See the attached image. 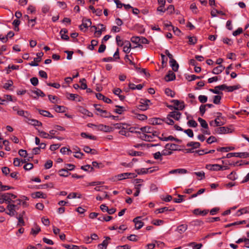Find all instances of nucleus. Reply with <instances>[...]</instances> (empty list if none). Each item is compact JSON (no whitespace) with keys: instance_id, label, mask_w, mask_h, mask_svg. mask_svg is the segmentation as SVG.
<instances>
[{"instance_id":"49","label":"nucleus","mask_w":249,"mask_h":249,"mask_svg":"<svg viewBox=\"0 0 249 249\" xmlns=\"http://www.w3.org/2000/svg\"><path fill=\"white\" fill-rule=\"evenodd\" d=\"M202 78H203L202 76H196V75L192 74V75H189L188 76V77L187 78V79H188V81H194L196 79H200Z\"/></svg>"},{"instance_id":"42","label":"nucleus","mask_w":249,"mask_h":249,"mask_svg":"<svg viewBox=\"0 0 249 249\" xmlns=\"http://www.w3.org/2000/svg\"><path fill=\"white\" fill-rule=\"evenodd\" d=\"M38 132L39 133V135L40 137L45 139H49L50 135L48 133H46L45 131H41L39 130H38Z\"/></svg>"},{"instance_id":"21","label":"nucleus","mask_w":249,"mask_h":249,"mask_svg":"<svg viewBox=\"0 0 249 249\" xmlns=\"http://www.w3.org/2000/svg\"><path fill=\"white\" fill-rule=\"evenodd\" d=\"M37 110L38 111L39 113L45 117H48L50 118H53V116L52 115L51 113L47 110H42L40 109H37Z\"/></svg>"},{"instance_id":"12","label":"nucleus","mask_w":249,"mask_h":249,"mask_svg":"<svg viewBox=\"0 0 249 249\" xmlns=\"http://www.w3.org/2000/svg\"><path fill=\"white\" fill-rule=\"evenodd\" d=\"M160 134V132L159 131H155L153 132H151V134H147V141L148 142H154L155 141L154 138L156 137H158Z\"/></svg>"},{"instance_id":"23","label":"nucleus","mask_w":249,"mask_h":249,"mask_svg":"<svg viewBox=\"0 0 249 249\" xmlns=\"http://www.w3.org/2000/svg\"><path fill=\"white\" fill-rule=\"evenodd\" d=\"M209 212V210H204L203 211L200 210L199 209H196L194 210L193 213L196 215H205Z\"/></svg>"},{"instance_id":"55","label":"nucleus","mask_w":249,"mask_h":249,"mask_svg":"<svg viewBox=\"0 0 249 249\" xmlns=\"http://www.w3.org/2000/svg\"><path fill=\"white\" fill-rule=\"evenodd\" d=\"M198 98L199 102L203 104L206 103L208 100V97L205 95H199Z\"/></svg>"},{"instance_id":"52","label":"nucleus","mask_w":249,"mask_h":249,"mask_svg":"<svg viewBox=\"0 0 249 249\" xmlns=\"http://www.w3.org/2000/svg\"><path fill=\"white\" fill-rule=\"evenodd\" d=\"M164 122H165L167 124L169 125H173L174 124V121L171 119V118L168 115L167 116V117L166 118H164Z\"/></svg>"},{"instance_id":"1","label":"nucleus","mask_w":249,"mask_h":249,"mask_svg":"<svg viewBox=\"0 0 249 249\" xmlns=\"http://www.w3.org/2000/svg\"><path fill=\"white\" fill-rule=\"evenodd\" d=\"M130 40L132 43H135L136 44L138 45V46H136V47H138L142 48V44H145L149 43L148 40L145 37L142 36H132Z\"/></svg>"},{"instance_id":"5","label":"nucleus","mask_w":249,"mask_h":249,"mask_svg":"<svg viewBox=\"0 0 249 249\" xmlns=\"http://www.w3.org/2000/svg\"><path fill=\"white\" fill-rule=\"evenodd\" d=\"M94 107L95 109L100 113V115L105 118H108V116H110V113L107 112L106 110H104L101 108V106L100 105L94 104Z\"/></svg>"},{"instance_id":"50","label":"nucleus","mask_w":249,"mask_h":249,"mask_svg":"<svg viewBox=\"0 0 249 249\" xmlns=\"http://www.w3.org/2000/svg\"><path fill=\"white\" fill-rule=\"evenodd\" d=\"M237 156L240 158H247L249 157V153L247 152L238 153Z\"/></svg>"},{"instance_id":"60","label":"nucleus","mask_w":249,"mask_h":249,"mask_svg":"<svg viewBox=\"0 0 249 249\" xmlns=\"http://www.w3.org/2000/svg\"><path fill=\"white\" fill-rule=\"evenodd\" d=\"M33 92L36 94L38 97H44L45 96V94L44 93V92L38 89H37L36 90L33 91Z\"/></svg>"},{"instance_id":"10","label":"nucleus","mask_w":249,"mask_h":249,"mask_svg":"<svg viewBox=\"0 0 249 249\" xmlns=\"http://www.w3.org/2000/svg\"><path fill=\"white\" fill-rule=\"evenodd\" d=\"M91 25V21L89 19H83L82 24L79 26V28L81 30H83V28L87 29Z\"/></svg>"},{"instance_id":"17","label":"nucleus","mask_w":249,"mask_h":249,"mask_svg":"<svg viewBox=\"0 0 249 249\" xmlns=\"http://www.w3.org/2000/svg\"><path fill=\"white\" fill-rule=\"evenodd\" d=\"M140 130L142 132L148 134H151V132L156 131V130H154L153 127L149 126L142 127L140 128Z\"/></svg>"},{"instance_id":"43","label":"nucleus","mask_w":249,"mask_h":249,"mask_svg":"<svg viewBox=\"0 0 249 249\" xmlns=\"http://www.w3.org/2000/svg\"><path fill=\"white\" fill-rule=\"evenodd\" d=\"M165 93L167 96L171 97H174L175 95V92L169 88H166L165 89Z\"/></svg>"},{"instance_id":"6","label":"nucleus","mask_w":249,"mask_h":249,"mask_svg":"<svg viewBox=\"0 0 249 249\" xmlns=\"http://www.w3.org/2000/svg\"><path fill=\"white\" fill-rule=\"evenodd\" d=\"M231 129L227 127L222 126L220 127H217L214 129V131L213 132L214 134H226L228 133L231 132L230 130Z\"/></svg>"},{"instance_id":"59","label":"nucleus","mask_w":249,"mask_h":249,"mask_svg":"<svg viewBox=\"0 0 249 249\" xmlns=\"http://www.w3.org/2000/svg\"><path fill=\"white\" fill-rule=\"evenodd\" d=\"M162 156L161 152H160L159 151L154 153L153 154V157L156 160H162Z\"/></svg>"},{"instance_id":"61","label":"nucleus","mask_w":249,"mask_h":249,"mask_svg":"<svg viewBox=\"0 0 249 249\" xmlns=\"http://www.w3.org/2000/svg\"><path fill=\"white\" fill-rule=\"evenodd\" d=\"M139 175L145 174L147 173V168H142L136 170Z\"/></svg>"},{"instance_id":"29","label":"nucleus","mask_w":249,"mask_h":249,"mask_svg":"<svg viewBox=\"0 0 249 249\" xmlns=\"http://www.w3.org/2000/svg\"><path fill=\"white\" fill-rule=\"evenodd\" d=\"M60 176L66 177H68L70 173H69V171L66 169H61L58 171Z\"/></svg>"},{"instance_id":"3","label":"nucleus","mask_w":249,"mask_h":249,"mask_svg":"<svg viewBox=\"0 0 249 249\" xmlns=\"http://www.w3.org/2000/svg\"><path fill=\"white\" fill-rule=\"evenodd\" d=\"M6 209L7 211L6 213L10 216H14L18 214L16 211V206L15 204H10L7 206Z\"/></svg>"},{"instance_id":"37","label":"nucleus","mask_w":249,"mask_h":249,"mask_svg":"<svg viewBox=\"0 0 249 249\" xmlns=\"http://www.w3.org/2000/svg\"><path fill=\"white\" fill-rule=\"evenodd\" d=\"M76 197H78L79 198H81V195L79 194H78L76 193H71L67 196V198L69 199L75 198Z\"/></svg>"},{"instance_id":"36","label":"nucleus","mask_w":249,"mask_h":249,"mask_svg":"<svg viewBox=\"0 0 249 249\" xmlns=\"http://www.w3.org/2000/svg\"><path fill=\"white\" fill-rule=\"evenodd\" d=\"M81 169L85 171H89L91 172L93 171L94 168L91 165L87 164L84 166H82L81 167Z\"/></svg>"},{"instance_id":"46","label":"nucleus","mask_w":249,"mask_h":249,"mask_svg":"<svg viewBox=\"0 0 249 249\" xmlns=\"http://www.w3.org/2000/svg\"><path fill=\"white\" fill-rule=\"evenodd\" d=\"M171 102L174 104V107H179L181 106L182 104L185 105L183 101H180L178 100H172Z\"/></svg>"},{"instance_id":"38","label":"nucleus","mask_w":249,"mask_h":249,"mask_svg":"<svg viewBox=\"0 0 249 249\" xmlns=\"http://www.w3.org/2000/svg\"><path fill=\"white\" fill-rule=\"evenodd\" d=\"M54 109L57 112H64L65 111V107L64 106H61L58 105L54 106Z\"/></svg>"},{"instance_id":"40","label":"nucleus","mask_w":249,"mask_h":249,"mask_svg":"<svg viewBox=\"0 0 249 249\" xmlns=\"http://www.w3.org/2000/svg\"><path fill=\"white\" fill-rule=\"evenodd\" d=\"M98 41L96 40L93 39L91 41V44L89 45L88 47V49L90 50H93L94 49V46H96L98 44Z\"/></svg>"},{"instance_id":"24","label":"nucleus","mask_w":249,"mask_h":249,"mask_svg":"<svg viewBox=\"0 0 249 249\" xmlns=\"http://www.w3.org/2000/svg\"><path fill=\"white\" fill-rule=\"evenodd\" d=\"M178 145L174 143H167L164 148L169 149L171 151L177 150Z\"/></svg>"},{"instance_id":"48","label":"nucleus","mask_w":249,"mask_h":249,"mask_svg":"<svg viewBox=\"0 0 249 249\" xmlns=\"http://www.w3.org/2000/svg\"><path fill=\"white\" fill-rule=\"evenodd\" d=\"M240 88V85H235L233 86H228L227 89L229 92H232L234 90L239 89Z\"/></svg>"},{"instance_id":"28","label":"nucleus","mask_w":249,"mask_h":249,"mask_svg":"<svg viewBox=\"0 0 249 249\" xmlns=\"http://www.w3.org/2000/svg\"><path fill=\"white\" fill-rule=\"evenodd\" d=\"M187 146L192 147L194 149H196L200 146V143L198 142H191L187 144Z\"/></svg>"},{"instance_id":"30","label":"nucleus","mask_w":249,"mask_h":249,"mask_svg":"<svg viewBox=\"0 0 249 249\" xmlns=\"http://www.w3.org/2000/svg\"><path fill=\"white\" fill-rule=\"evenodd\" d=\"M80 135L83 138H88L93 140H96L97 139L96 136L89 135L85 132H82Z\"/></svg>"},{"instance_id":"56","label":"nucleus","mask_w":249,"mask_h":249,"mask_svg":"<svg viewBox=\"0 0 249 249\" xmlns=\"http://www.w3.org/2000/svg\"><path fill=\"white\" fill-rule=\"evenodd\" d=\"M44 53L42 52L38 53H36L37 57L34 58L35 61L36 62H40L41 60V57L43 56Z\"/></svg>"},{"instance_id":"7","label":"nucleus","mask_w":249,"mask_h":249,"mask_svg":"<svg viewBox=\"0 0 249 249\" xmlns=\"http://www.w3.org/2000/svg\"><path fill=\"white\" fill-rule=\"evenodd\" d=\"M137 176L134 173H124L118 175L119 180H122L125 178H134Z\"/></svg>"},{"instance_id":"62","label":"nucleus","mask_w":249,"mask_h":249,"mask_svg":"<svg viewBox=\"0 0 249 249\" xmlns=\"http://www.w3.org/2000/svg\"><path fill=\"white\" fill-rule=\"evenodd\" d=\"M187 124L189 126L193 127H196L197 126V123L194 120H191L189 121L187 123Z\"/></svg>"},{"instance_id":"44","label":"nucleus","mask_w":249,"mask_h":249,"mask_svg":"<svg viewBox=\"0 0 249 249\" xmlns=\"http://www.w3.org/2000/svg\"><path fill=\"white\" fill-rule=\"evenodd\" d=\"M221 96L219 95H215L213 97V102L216 105H219L220 103Z\"/></svg>"},{"instance_id":"27","label":"nucleus","mask_w":249,"mask_h":249,"mask_svg":"<svg viewBox=\"0 0 249 249\" xmlns=\"http://www.w3.org/2000/svg\"><path fill=\"white\" fill-rule=\"evenodd\" d=\"M99 128L101 131L108 132L112 130V128L106 125L101 124L99 125Z\"/></svg>"},{"instance_id":"20","label":"nucleus","mask_w":249,"mask_h":249,"mask_svg":"<svg viewBox=\"0 0 249 249\" xmlns=\"http://www.w3.org/2000/svg\"><path fill=\"white\" fill-rule=\"evenodd\" d=\"M171 67L174 71H177L178 69L179 65L174 59L170 60L169 61Z\"/></svg>"},{"instance_id":"58","label":"nucleus","mask_w":249,"mask_h":249,"mask_svg":"<svg viewBox=\"0 0 249 249\" xmlns=\"http://www.w3.org/2000/svg\"><path fill=\"white\" fill-rule=\"evenodd\" d=\"M209 90L210 91H211V92L214 93V94H216L218 95H222L223 94L222 92L220 91V90H218V88H216V87H215L214 89H210Z\"/></svg>"},{"instance_id":"57","label":"nucleus","mask_w":249,"mask_h":249,"mask_svg":"<svg viewBox=\"0 0 249 249\" xmlns=\"http://www.w3.org/2000/svg\"><path fill=\"white\" fill-rule=\"evenodd\" d=\"M116 43L118 46H123L124 42H123V40H122L120 36L118 35L116 36Z\"/></svg>"},{"instance_id":"64","label":"nucleus","mask_w":249,"mask_h":249,"mask_svg":"<svg viewBox=\"0 0 249 249\" xmlns=\"http://www.w3.org/2000/svg\"><path fill=\"white\" fill-rule=\"evenodd\" d=\"M30 82L31 84L34 86H37L38 84V80L37 77H34L30 79Z\"/></svg>"},{"instance_id":"26","label":"nucleus","mask_w":249,"mask_h":249,"mask_svg":"<svg viewBox=\"0 0 249 249\" xmlns=\"http://www.w3.org/2000/svg\"><path fill=\"white\" fill-rule=\"evenodd\" d=\"M234 149V147L232 146L229 147H218L217 148V151L222 152H228L230 151L233 150Z\"/></svg>"},{"instance_id":"54","label":"nucleus","mask_w":249,"mask_h":249,"mask_svg":"<svg viewBox=\"0 0 249 249\" xmlns=\"http://www.w3.org/2000/svg\"><path fill=\"white\" fill-rule=\"evenodd\" d=\"M67 98L69 100L74 101L75 100V99L78 97V95L76 94H72V93H67Z\"/></svg>"},{"instance_id":"25","label":"nucleus","mask_w":249,"mask_h":249,"mask_svg":"<svg viewBox=\"0 0 249 249\" xmlns=\"http://www.w3.org/2000/svg\"><path fill=\"white\" fill-rule=\"evenodd\" d=\"M187 225L186 224H182L177 227V231L181 234L184 232L187 229Z\"/></svg>"},{"instance_id":"32","label":"nucleus","mask_w":249,"mask_h":249,"mask_svg":"<svg viewBox=\"0 0 249 249\" xmlns=\"http://www.w3.org/2000/svg\"><path fill=\"white\" fill-rule=\"evenodd\" d=\"M198 121L200 124L201 126L204 129H208V125L206 121L201 118H198Z\"/></svg>"},{"instance_id":"34","label":"nucleus","mask_w":249,"mask_h":249,"mask_svg":"<svg viewBox=\"0 0 249 249\" xmlns=\"http://www.w3.org/2000/svg\"><path fill=\"white\" fill-rule=\"evenodd\" d=\"M185 106L183 104L179 107H174L173 105L167 106V107L170 109L173 110V109L175 110H182L185 108Z\"/></svg>"},{"instance_id":"33","label":"nucleus","mask_w":249,"mask_h":249,"mask_svg":"<svg viewBox=\"0 0 249 249\" xmlns=\"http://www.w3.org/2000/svg\"><path fill=\"white\" fill-rule=\"evenodd\" d=\"M116 109L114 110V112L119 114H122L125 109L124 107L120 106H116Z\"/></svg>"},{"instance_id":"39","label":"nucleus","mask_w":249,"mask_h":249,"mask_svg":"<svg viewBox=\"0 0 249 249\" xmlns=\"http://www.w3.org/2000/svg\"><path fill=\"white\" fill-rule=\"evenodd\" d=\"M80 111L82 113H83L84 115H86L89 117H93V114L91 112L89 111L88 110L85 108H82L80 110Z\"/></svg>"},{"instance_id":"4","label":"nucleus","mask_w":249,"mask_h":249,"mask_svg":"<svg viewBox=\"0 0 249 249\" xmlns=\"http://www.w3.org/2000/svg\"><path fill=\"white\" fill-rule=\"evenodd\" d=\"M150 101L148 99H142L140 101L141 104L138 106V108L142 111H145L148 108V103Z\"/></svg>"},{"instance_id":"63","label":"nucleus","mask_w":249,"mask_h":249,"mask_svg":"<svg viewBox=\"0 0 249 249\" xmlns=\"http://www.w3.org/2000/svg\"><path fill=\"white\" fill-rule=\"evenodd\" d=\"M18 154L20 155V156L24 158H27V157H28L27 151L25 150L20 149L18 151Z\"/></svg>"},{"instance_id":"13","label":"nucleus","mask_w":249,"mask_h":249,"mask_svg":"<svg viewBox=\"0 0 249 249\" xmlns=\"http://www.w3.org/2000/svg\"><path fill=\"white\" fill-rule=\"evenodd\" d=\"M164 120L159 118H153L149 119V123L152 125L161 124Z\"/></svg>"},{"instance_id":"45","label":"nucleus","mask_w":249,"mask_h":249,"mask_svg":"<svg viewBox=\"0 0 249 249\" xmlns=\"http://www.w3.org/2000/svg\"><path fill=\"white\" fill-rule=\"evenodd\" d=\"M189 39L188 43L190 45H195L197 41V39L194 36H188Z\"/></svg>"},{"instance_id":"8","label":"nucleus","mask_w":249,"mask_h":249,"mask_svg":"<svg viewBox=\"0 0 249 249\" xmlns=\"http://www.w3.org/2000/svg\"><path fill=\"white\" fill-rule=\"evenodd\" d=\"M1 196L3 197L4 202L8 204V205L12 204L11 203H15V201L12 200V198L10 197V193H4L0 194Z\"/></svg>"},{"instance_id":"18","label":"nucleus","mask_w":249,"mask_h":249,"mask_svg":"<svg viewBox=\"0 0 249 249\" xmlns=\"http://www.w3.org/2000/svg\"><path fill=\"white\" fill-rule=\"evenodd\" d=\"M17 114L19 116L24 117L27 119L30 118L31 117V115L29 112L21 109L18 110Z\"/></svg>"},{"instance_id":"19","label":"nucleus","mask_w":249,"mask_h":249,"mask_svg":"<svg viewBox=\"0 0 249 249\" xmlns=\"http://www.w3.org/2000/svg\"><path fill=\"white\" fill-rule=\"evenodd\" d=\"M68 32L67 29L65 28L62 29L60 32L61 37L62 39L65 40H68L69 39V36L66 35Z\"/></svg>"},{"instance_id":"16","label":"nucleus","mask_w":249,"mask_h":249,"mask_svg":"<svg viewBox=\"0 0 249 249\" xmlns=\"http://www.w3.org/2000/svg\"><path fill=\"white\" fill-rule=\"evenodd\" d=\"M187 173V170L185 169H176L170 171L169 172V174H184Z\"/></svg>"},{"instance_id":"15","label":"nucleus","mask_w":249,"mask_h":249,"mask_svg":"<svg viewBox=\"0 0 249 249\" xmlns=\"http://www.w3.org/2000/svg\"><path fill=\"white\" fill-rule=\"evenodd\" d=\"M225 69V67L223 65H219L213 69L212 73L214 74H219L221 73Z\"/></svg>"},{"instance_id":"51","label":"nucleus","mask_w":249,"mask_h":249,"mask_svg":"<svg viewBox=\"0 0 249 249\" xmlns=\"http://www.w3.org/2000/svg\"><path fill=\"white\" fill-rule=\"evenodd\" d=\"M40 231V227L38 225H36L35 229H32L31 233L33 235H36Z\"/></svg>"},{"instance_id":"14","label":"nucleus","mask_w":249,"mask_h":249,"mask_svg":"<svg viewBox=\"0 0 249 249\" xmlns=\"http://www.w3.org/2000/svg\"><path fill=\"white\" fill-rule=\"evenodd\" d=\"M164 79L166 82L173 81L176 79V75L172 71H169L165 76Z\"/></svg>"},{"instance_id":"53","label":"nucleus","mask_w":249,"mask_h":249,"mask_svg":"<svg viewBox=\"0 0 249 249\" xmlns=\"http://www.w3.org/2000/svg\"><path fill=\"white\" fill-rule=\"evenodd\" d=\"M17 218L18 219V223L17 224L18 226H25V224L23 217H21V216H17Z\"/></svg>"},{"instance_id":"22","label":"nucleus","mask_w":249,"mask_h":249,"mask_svg":"<svg viewBox=\"0 0 249 249\" xmlns=\"http://www.w3.org/2000/svg\"><path fill=\"white\" fill-rule=\"evenodd\" d=\"M106 239L104 240L101 244L98 245V246L103 249H106L108 244V241L110 240L109 237H105Z\"/></svg>"},{"instance_id":"31","label":"nucleus","mask_w":249,"mask_h":249,"mask_svg":"<svg viewBox=\"0 0 249 249\" xmlns=\"http://www.w3.org/2000/svg\"><path fill=\"white\" fill-rule=\"evenodd\" d=\"M249 213V207H245L238 210L237 214L238 216H240L244 213Z\"/></svg>"},{"instance_id":"9","label":"nucleus","mask_w":249,"mask_h":249,"mask_svg":"<svg viewBox=\"0 0 249 249\" xmlns=\"http://www.w3.org/2000/svg\"><path fill=\"white\" fill-rule=\"evenodd\" d=\"M181 116V113L177 110L170 112L168 116L172 118L177 121H179Z\"/></svg>"},{"instance_id":"47","label":"nucleus","mask_w":249,"mask_h":249,"mask_svg":"<svg viewBox=\"0 0 249 249\" xmlns=\"http://www.w3.org/2000/svg\"><path fill=\"white\" fill-rule=\"evenodd\" d=\"M33 196L34 198H45L44 194L41 192H36Z\"/></svg>"},{"instance_id":"35","label":"nucleus","mask_w":249,"mask_h":249,"mask_svg":"<svg viewBox=\"0 0 249 249\" xmlns=\"http://www.w3.org/2000/svg\"><path fill=\"white\" fill-rule=\"evenodd\" d=\"M29 121H31L30 124L34 126H41L42 124L41 122H39L38 120L35 119H30V118L28 119Z\"/></svg>"},{"instance_id":"2","label":"nucleus","mask_w":249,"mask_h":249,"mask_svg":"<svg viewBox=\"0 0 249 249\" xmlns=\"http://www.w3.org/2000/svg\"><path fill=\"white\" fill-rule=\"evenodd\" d=\"M216 117L214 120V123L216 126H220L225 124V118L222 116V113L220 112L216 113Z\"/></svg>"},{"instance_id":"41","label":"nucleus","mask_w":249,"mask_h":249,"mask_svg":"<svg viewBox=\"0 0 249 249\" xmlns=\"http://www.w3.org/2000/svg\"><path fill=\"white\" fill-rule=\"evenodd\" d=\"M142 186V184H135V189H136V192L134 194L135 196H137L139 195Z\"/></svg>"},{"instance_id":"11","label":"nucleus","mask_w":249,"mask_h":249,"mask_svg":"<svg viewBox=\"0 0 249 249\" xmlns=\"http://www.w3.org/2000/svg\"><path fill=\"white\" fill-rule=\"evenodd\" d=\"M206 168L211 171H220L222 169L221 165L218 164H207L206 166Z\"/></svg>"}]
</instances>
